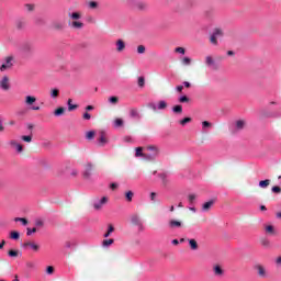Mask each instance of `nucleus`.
<instances>
[{
  "label": "nucleus",
  "mask_w": 281,
  "mask_h": 281,
  "mask_svg": "<svg viewBox=\"0 0 281 281\" xmlns=\"http://www.w3.org/2000/svg\"><path fill=\"white\" fill-rule=\"evenodd\" d=\"M68 16L71 20L68 22L69 27L72 30H82V27H85V23L80 21V19H82V14L80 12H69Z\"/></svg>",
  "instance_id": "nucleus-1"
},
{
  "label": "nucleus",
  "mask_w": 281,
  "mask_h": 281,
  "mask_svg": "<svg viewBox=\"0 0 281 281\" xmlns=\"http://www.w3.org/2000/svg\"><path fill=\"white\" fill-rule=\"evenodd\" d=\"M20 49L24 56H32L34 54V44L31 42H24Z\"/></svg>",
  "instance_id": "nucleus-2"
},
{
  "label": "nucleus",
  "mask_w": 281,
  "mask_h": 281,
  "mask_svg": "<svg viewBox=\"0 0 281 281\" xmlns=\"http://www.w3.org/2000/svg\"><path fill=\"white\" fill-rule=\"evenodd\" d=\"M52 30L55 32H63L67 27L65 20H54L50 24Z\"/></svg>",
  "instance_id": "nucleus-3"
},
{
  "label": "nucleus",
  "mask_w": 281,
  "mask_h": 281,
  "mask_svg": "<svg viewBox=\"0 0 281 281\" xmlns=\"http://www.w3.org/2000/svg\"><path fill=\"white\" fill-rule=\"evenodd\" d=\"M223 37V30L215 29L210 37L212 45H218V38Z\"/></svg>",
  "instance_id": "nucleus-4"
},
{
  "label": "nucleus",
  "mask_w": 281,
  "mask_h": 281,
  "mask_svg": "<svg viewBox=\"0 0 281 281\" xmlns=\"http://www.w3.org/2000/svg\"><path fill=\"white\" fill-rule=\"evenodd\" d=\"M12 60H14V56H8L4 58L5 64H2L0 67V71H7V69H12L14 67V64H12Z\"/></svg>",
  "instance_id": "nucleus-5"
},
{
  "label": "nucleus",
  "mask_w": 281,
  "mask_h": 281,
  "mask_svg": "<svg viewBox=\"0 0 281 281\" xmlns=\"http://www.w3.org/2000/svg\"><path fill=\"white\" fill-rule=\"evenodd\" d=\"M10 77L3 76L0 80V89H2V91H10Z\"/></svg>",
  "instance_id": "nucleus-6"
},
{
  "label": "nucleus",
  "mask_w": 281,
  "mask_h": 281,
  "mask_svg": "<svg viewBox=\"0 0 281 281\" xmlns=\"http://www.w3.org/2000/svg\"><path fill=\"white\" fill-rule=\"evenodd\" d=\"M106 203H109V198L103 196L102 199L94 201L93 207L94 210H102V206L106 205Z\"/></svg>",
  "instance_id": "nucleus-7"
},
{
  "label": "nucleus",
  "mask_w": 281,
  "mask_h": 281,
  "mask_svg": "<svg viewBox=\"0 0 281 281\" xmlns=\"http://www.w3.org/2000/svg\"><path fill=\"white\" fill-rule=\"evenodd\" d=\"M22 247L24 249H27L30 247V249H32L33 251H40L41 246L34 241H25L24 244H22Z\"/></svg>",
  "instance_id": "nucleus-8"
},
{
  "label": "nucleus",
  "mask_w": 281,
  "mask_h": 281,
  "mask_svg": "<svg viewBox=\"0 0 281 281\" xmlns=\"http://www.w3.org/2000/svg\"><path fill=\"white\" fill-rule=\"evenodd\" d=\"M93 172V165L88 164L86 170L83 171V179H91V173Z\"/></svg>",
  "instance_id": "nucleus-9"
},
{
  "label": "nucleus",
  "mask_w": 281,
  "mask_h": 281,
  "mask_svg": "<svg viewBox=\"0 0 281 281\" xmlns=\"http://www.w3.org/2000/svg\"><path fill=\"white\" fill-rule=\"evenodd\" d=\"M255 269L257 270L259 278H267V270L262 265H257Z\"/></svg>",
  "instance_id": "nucleus-10"
},
{
  "label": "nucleus",
  "mask_w": 281,
  "mask_h": 281,
  "mask_svg": "<svg viewBox=\"0 0 281 281\" xmlns=\"http://www.w3.org/2000/svg\"><path fill=\"white\" fill-rule=\"evenodd\" d=\"M9 144L15 148L16 153H23V145L19 144L16 140L12 139L9 142Z\"/></svg>",
  "instance_id": "nucleus-11"
},
{
  "label": "nucleus",
  "mask_w": 281,
  "mask_h": 281,
  "mask_svg": "<svg viewBox=\"0 0 281 281\" xmlns=\"http://www.w3.org/2000/svg\"><path fill=\"white\" fill-rule=\"evenodd\" d=\"M246 122L245 120H238L235 122V131H243V128H245L246 126Z\"/></svg>",
  "instance_id": "nucleus-12"
},
{
  "label": "nucleus",
  "mask_w": 281,
  "mask_h": 281,
  "mask_svg": "<svg viewBox=\"0 0 281 281\" xmlns=\"http://www.w3.org/2000/svg\"><path fill=\"white\" fill-rule=\"evenodd\" d=\"M212 205H214V200H211L209 202H205L202 205V212H210V210H212Z\"/></svg>",
  "instance_id": "nucleus-13"
},
{
  "label": "nucleus",
  "mask_w": 281,
  "mask_h": 281,
  "mask_svg": "<svg viewBox=\"0 0 281 281\" xmlns=\"http://www.w3.org/2000/svg\"><path fill=\"white\" fill-rule=\"evenodd\" d=\"M36 102V97L26 95L25 97V105L32 106Z\"/></svg>",
  "instance_id": "nucleus-14"
},
{
  "label": "nucleus",
  "mask_w": 281,
  "mask_h": 281,
  "mask_svg": "<svg viewBox=\"0 0 281 281\" xmlns=\"http://www.w3.org/2000/svg\"><path fill=\"white\" fill-rule=\"evenodd\" d=\"M109 139H106V134L104 132H100V137H99V144L100 146H104L108 144Z\"/></svg>",
  "instance_id": "nucleus-15"
},
{
  "label": "nucleus",
  "mask_w": 281,
  "mask_h": 281,
  "mask_svg": "<svg viewBox=\"0 0 281 281\" xmlns=\"http://www.w3.org/2000/svg\"><path fill=\"white\" fill-rule=\"evenodd\" d=\"M126 49V44L122 40H117L116 42V50L117 52H124Z\"/></svg>",
  "instance_id": "nucleus-16"
},
{
  "label": "nucleus",
  "mask_w": 281,
  "mask_h": 281,
  "mask_svg": "<svg viewBox=\"0 0 281 281\" xmlns=\"http://www.w3.org/2000/svg\"><path fill=\"white\" fill-rule=\"evenodd\" d=\"M189 247L192 249V251H196L199 249V243H196V239H188Z\"/></svg>",
  "instance_id": "nucleus-17"
},
{
  "label": "nucleus",
  "mask_w": 281,
  "mask_h": 281,
  "mask_svg": "<svg viewBox=\"0 0 281 281\" xmlns=\"http://www.w3.org/2000/svg\"><path fill=\"white\" fill-rule=\"evenodd\" d=\"M181 222L180 221H177V220H171L169 221V227L171 229H175V227H181Z\"/></svg>",
  "instance_id": "nucleus-18"
},
{
  "label": "nucleus",
  "mask_w": 281,
  "mask_h": 281,
  "mask_svg": "<svg viewBox=\"0 0 281 281\" xmlns=\"http://www.w3.org/2000/svg\"><path fill=\"white\" fill-rule=\"evenodd\" d=\"M58 95H60L59 89H57V88L50 89V98H53V100H56V98H58Z\"/></svg>",
  "instance_id": "nucleus-19"
},
{
  "label": "nucleus",
  "mask_w": 281,
  "mask_h": 281,
  "mask_svg": "<svg viewBox=\"0 0 281 281\" xmlns=\"http://www.w3.org/2000/svg\"><path fill=\"white\" fill-rule=\"evenodd\" d=\"M54 115H55V117H60V115H65V108H63V106L57 108L54 111Z\"/></svg>",
  "instance_id": "nucleus-20"
},
{
  "label": "nucleus",
  "mask_w": 281,
  "mask_h": 281,
  "mask_svg": "<svg viewBox=\"0 0 281 281\" xmlns=\"http://www.w3.org/2000/svg\"><path fill=\"white\" fill-rule=\"evenodd\" d=\"M269 186H271V180L269 179L259 181V188L265 189V188H269Z\"/></svg>",
  "instance_id": "nucleus-21"
},
{
  "label": "nucleus",
  "mask_w": 281,
  "mask_h": 281,
  "mask_svg": "<svg viewBox=\"0 0 281 281\" xmlns=\"http://www.w3.org/2000/svg\"><path fill=\"white\" fill-rule=\"evenodd\" d=\"M136 8L138 10H140L142 12H144V10H147L148 9V4H146V2H137L136 3Z\"/></svg>",
  "instance_id": "nucleus-22"
},
{
  "label": "nucleus",
  "mask_w": 281,
  "mask_h": 281,
  "mask_svg": "<svg viewBox=\"0 0 281 281\" xmlns=\"http://www.w3.org/2000/svg\"><path fill=\"white\" fill-rule=\"evenodd\" d=\"M10 238L12 240H19V238H21V234L16 231H13V232L10 233Z\"/></svg>",
  "instance_id": "nucleus-23"
},
{
  "label": "nucleus",
  "mask_w": 281,
  "mask_h": 281,
  "mask_svg": "<svg viewBox=\"0 0 281 281\" xmlns=\"http://www.w3.org/2000/svg\"><path fill=\"white\" fill-rule=\"evenodd\" d=\"M133 196H135V193H133V191L125 192V199L128 203H131V201H133Z\"/></svg>",
  "instance_id": "nucleus-24"
},
{
  "label": "nucleus",
  "mask_w": 281,
  "mask_h": 281,
  "mask_svg": "<svg viewBox=\"0 0 281 281\" xmlns=\"http://www.w3.org/2000/svg\"><path fill=\"white\" fill-rule=\"evenodd\" d=\"M113 232H115V227H113V225L110 224L108 232L104 234V238H109L111 234H113Z\"/></svg>",
  "instance_id": "nucleus-25"
},
{
  "label": "nucleus",
  "mask_w": 281,
  "mask_h": 281,
  "mask_svg": "<svg viewBox=\"0 0 281 281\" xmlns=\"http://www.w3.org/2000/svg\"><path fill=\"white\" fill-rule=\"evenodd\" d=\"M144 147H137L135 157H146V154L143 153Z\"/></svg>",
  "instance_id": "nucleus-26"
},
{
  "label": "nucleus",
  "mask_w": 281,
  "mask_h": 281,
  "mask_svg": "<svg viewBox=\"0 0 281 281\" xmlns=\"http://www.w3.org/2000/svg\"><path fill=\"white\" fill-rule=\"evenodd\" d=\"M114 126H115L116 128H120V127L124 126V120H122V119H115V120H114Z\"/></svg>",
  "instance_id": "nucleus-27"
},
{
  "label": "nucleus",
  "mask_w": 281,
  "mask_h": 281,
  "mask_svg": "<svg viewBox=\"0 0 281 281\" xmlns=\"http://www.w3.org/2000/svg\"><path fill=\"white\" fill-rule=\"evenodd\" d=\"M71 102V99H68V111H76V109H78V104H74Z\"/></svg>",
  "instance_id": "nucleus-28"
},
{
  "label": "nucleus",
  "mask_w": 281,
  "mask_h": 281,
  "mask_svg": "<svg viewBox=\"0 0 281 281\" xmlns=\"http://www.w3.org/2000/svg\"><path fill=\"white\" fill-rule=\"evenodd\" d=\"M164 109H168V103L166 101L158 102V110L164 111Z\"/></svg>",
  "instance_id": "nucleus-29"
},
{
  "label": "nucleus",
  "mask_w": 281,
  "mask_h": 281,
  "mask_svg": "<svg viewBox=\"0 0 281 281\" xmlns=\"http://www.w3.org/2000/svg\"><path fill=\"white\" fill-rule=\"evenodd\" d=\"M8 256L10 258H19V250L11 249V250L8 251Z\"/></svg>",
  "instance_id": "nucleus-30"
},
{
  "label": "nucleus",
  "mask_w": 281,
  "mask_h": 281,
  "mask_svg": "<svg viewBox=\"0 0 281 281\" xmlns=\"http://www.w3.org/2000/svg\"><path fill=\"white\" fill-rule=\"evenodd\" d=\"M213 271L216 276H223V268H221V266H215Z\"/></svg>",
  "instance_id": "nucleus-31"
},
{
  "label": "nucleus",
  "mask_w": 281,
  "mask_h": 281,
  "mask_svg": "<svg viewBox=\"0 0 281 281\" xmlns=\"http://www.w3.org/2000/svg\"><path fill=\"white\" fill-rule=\"evenodd\" d=\"M205 63H206L207 67H212V66H214V58H212V56H206Z\"/></svg>",
  "instance_id": "nucleus-32"
},
{
  "label": "nucleus",
  "mask_w": 281,
  "mask_h": 281,
  "mask_svg": "<svg viewBox=\"0 0 281 281\" xmlns=\"http://www.w3.org/2000/svg\"><path fill=\"white\" fill-rule=\"evenodd\" d=\"M266 232L267 234L276 235V228L273 227V225L266 226Z\"/></svg>",
  "instance_id": "nucleus-33"
},
{
  "label": "nucleus",
  "mask_w": 281,
  "mask_h": 281,
  "mask_svg": "<svg viewBox=\"0 0 281 281\" xmlns=\"http://www.w3.org/2000/svg\"><path fill=\"white\" fill-rule=\"evenodd\" d=\"M15 223H22V225H27V218L25 217H15Z\"/></svg>",
  "instance_id": "nucleus-34"
},
{
  "label": "nucleus",
  "mask_w": 281,
  "mask_h": 281,
  "mask_svg": "<svg viewBox=\"0 0 281 281\" xmlns=\"http://www.w3.org/2000/svg\"><path fill=\"white\" fill-rule=\"evenodd\" d=\"M173 113H183V106L182 105H175L172 108Z\"/></svg>",
  "instance_id": "nucleus-35"
},
{
  "label": "nucleus",
  "mask_w": 281,
  "mask_h": 281,
  "mask_svg": "<svg viewBox=\"0 0 281 281\" xmlns=\"http://www.w3.org/2000/svg\"><path fill=\"white\" fill-rule=\"evenodd\" d=\"M188 201H189L190 205H192L194 203V201H196V194H194V193L189 194Z\"/></svg>",
  "instance_id": "nucleus-36"
},
{
  "label": "nucleus",
  "mask_w": 281,
  "mask_h": 281,
  "mask_svg": "<svg viewBox=\"0 0 281 281\" xmlns=\"http://www.w3.org/2000/svg\"><path fill=\"white\" fill-rule=\"evenodd\" d=\"M192 122V117H184L180 121L181 126H186V124H190Z\"/></svg>",
  "instance_id": "nucleus-37"
},
{
  "label": "nucleus",
  "mask_w": 281,
  "mask_h": 281,
  "mask_svg": "<svg viewBox=\"0 0 281 281\" xmlns=\"http://www.w3.org/2000/svg\"><path fill=\"white\" fill-rule=\"evenodd\" d=\"M130 115L131 117H139V112L137 111V109H132L130 111Z\"/></svg>",
  "instance_id": "nucleus-38"
},
{
  "label": "nucleus",
  "mask_w": 281,
  "mask_h": 281,
  "mask_svg": "<svg viewBox=\"0 0 281 281\" xmlns=\"http://www.w3.org/2000/svg\"><path fill=\"white\" fill-rule=\"evenodd\" d=\"M109 102H110V104H117V102H120V98H117V97H110L109 98Z\"/></svg>",
  "instance_id": "nucleus-39"
},
{
  "label": "nucleus",
  "mask_w": 281,
  "mask_h": 281,
  "mask_svg": "<svg viewBox=\"0 0 281 281\" xmlns=\"http://www.w3.org/2000/svg\"><path fill=\"white\" fill-rule=\"evenodd\" d=\"M262 247H270L271 246V241H269V239L262 238L260 240Z\"/></svg>",
  "instance_id": "nucleus-40"
},
{
  "label": "nucleus",
  "mask_w": 281,
  "mask_h": 281,
  "mask_svg": "<svg viewBox=\"0 0 281 281\" xmlns=\"http://www.w3.org/2000/svg\"><path fill=\"white\" fill-rule=\"evenodd\" d=\"M137 54H146V46L138 45L137 46Z\"/></svg>",
  "instance_id": "nucleus-41"
},
{
  "label": "nucleus",
  "mask_w": 281,
  "mask_h": 281,
  "mask_svg": "<svg viewBox=\"0 0 281 281\" xmlns=\"http://www.w3.org/2000/svg\"><path fill=\"white\" fill-rule=\"evenodd\" d=\"M151 203H157V192H151L149 194Z\"/></svg>",
  "instance_id": "nucleus-42"
},
{
  "label": "nucleus",
  "mask_w": 281,
  "mask_h": 281,
  "mask_svg": "<svg viewBox=\"0 0 281 281\" xmlns=\"http://www.w3.org/2000/svg\"><path fill=\"white\" fill-rule=\"evenodd\" d=\"M132 223H133V225H139V216L133 215L132 216Z\"/></svg>",
  "instance_id": "nucleus-43"
},
{
  "label": "nucleus",
  "mask_w": 281,
  "mask_h": 281,
  "mask_svg": "<svg viewBox=\"0 0 281 281\" xmlns=\"http://www.w3.org/2000/svg\"><path fill=\"white\" fill-rule=\"evenodd\" d=\"M86 137L87 139H93V137H95V132L93 131L87 132Z\"/></svg>",
  "instance_id": "nucleus-44"
},
{
  "label": "nucleus",
  "mask_w": 281,
  "mask_h": 281,
  "mask_svg": "<svg viewBox=\"0 0 281 281\" xmlns=\"http://www.w3.org/2000/svg\"><path fill=\"white\" fill-rule=\"evenodd\" d=\"M114 240L113 239H104L103 240V247H109L113 245Z\"/></svg>",
  "instance_id": "nucleus-45"
},
{
  "label": "nucleus",
  "mask_w": 281,
  "mask_h": 281,
  "mask_svg": "<svg viewBox=\"0 0 281 281\" xmlns=\"http://www.w3.org/2000/svg\"><path fill=\"white\" fill-rule=\"evenodd\" d=\"M147 148L148 150H151L153 153H155V155H159V148L157 146H149Z\"/></svg>",
  "instance_id": "nucleus-46"
},
{
  "label": "nucleus",
  "mask_w": 281,
  "mask_h": 281,
  "mask_svg": "<svg viewBox=\"0 0 281 281\" xmlns=\"http://www.w3.org/2000/svg\"><path fill=\"white\" fill-rule=\"evenodd\" d=\"M21 139L23 142H26L27 144H30L32 142V135H29V136H21Z\"/></svg>",
  "instance_id": "nucleus-47"
},
{
  "label": "nucleus",
  "mask_w": 281,
  "mask_h": 281,
  "mask_svg": "<svg viewBox=\"0 0 281 281\" xmlns=\"http://www.w3.org/2000/svg\"><path fill=\"white\" fill-rule=\"evenodd\" d=\"M88 5H89V8H90L91 10H95V9L98 8V2H95V1H90Z\"/></svg>",
  "instance_id": "nucleus-48"
},
{
  "label": "nucleus",
  "mask_w": 281,
  "mask_h": 281,
  "mask_svg": "<svg viewBox=\"0 0 281 281\" xmlns=\"http://www.w3.org/2000/svg\"><path fill=\"white\" fill-rule=\"evenodd\" d=\"M146 85V79L144 77H138V87H144Z\"/></svg>",
  "instance_id": "nucleus-49"
},
{
  "label": "nucleus",
  "mask_w": 281,
  "mask_h": 281,
  "mask_svg": "<svg viewBox=\"0 0 281 281\" xmlns=\"http://www.w3.org/2000/svg\"><path fill=\"white\" fill-rule=\"evenodd\" d=\"M179 102L181 103L190 102V98H188L187 95H182L179 98Z\"/></svg>",
  "instance_id": "nucleus-50"
},
{
  "label": "nucleus",
  "mask_w": 281,
  "mask_h": 281,
  "mask_svg": "<svg viewBox=\"0 0 281 281\" xmlns=\"http://www.w3.org/2000/svg\"><path fill=\"white\" fill-rule=\"evenodd\" d=\"M46 273H47L48 276L54 274V266H48V267L46 268Z\"/></svg>",
  "instance_id": "nucleus-51"
},
{
  "label": "nucleus",
  "mask_w": 281,
  "mask_h": 281,
  "mask_svg": "<svg viewBox=\"0 0 281 281\" xmlns=\"http://www.w3.org/2000/svg\"><path fill=\"white\" fill-rule=\"evenodd\" d=\"M16 27H18V30H23V27H25V22H23V21H18V22H16Z\"/></svg>",
  "instance_id": "nucleus-52"
},
{
  "label": "nucleus",
  "mask_w": 281,
  "mask_h": 281,
  "mask_svg": "<svg viewBox=\"0 0 281 281\" xmlns=\"http://www.w3.org/2000/svg\"><path fill=\"white\" fill-rule=\"evenodd\" d=\"M32 234H36V227H34V228H27V229H26V235H27V236H32Z\"/></svg>",
  "instance_id": "nucleus-53"
},
{
  "label": "nucleus",
  "mask_w": 281,
  "mask_h": 281,
  "mask_svg": "<svg viewBox=\"0 0 281 281\" xmlns=\"http://www.w3.org/2000/svg\"><path fill=\"white\" fill-rule=\"evenodd\" d=\"M202 127L203 128H212V123L204 121V122H202Z\"/></svg>",
  "instance_id": "nucleus-54"
},
{
  "label": "nucleus",
  "mask_w": 281,
  "mask_h": 281,
  "mask_svg": "<svg viewBox=\"0 0 281 281\" xmlns=\"http://www.w3.org/2000/svg\"><path fill=\"white\" fill-rule=\"evenodd\" d=\"M175 52H176V54H186V48H183V47H177L176 49H175Z\"/></svg>",
  "instance_id": "nucleus-55"
},
{
  "label": "nucleus",
  "mask_w": 281,
  "mask_h": 281,
  "mask_svg": "<svg viewBox=\"0 0 281 281\" xmlns=\"http://www.w3.org/2000/svg\"><path fill=\"white\" fill-rule=\"evenodd\" d=\"M272 192H273L274 194H280L281 188H280L279 186L272 187Z\"/></svg>",
  "instance_id": "nucleus-56"
},
{
  "label": "nucleus",
  "mask_w": 281,
  "mask_h": 281,
  "mask_svg": "<svg viewBox=\"0 0 281 281\" xmlns=\"http://www.w3.org/2000/svg\"><path fill=\"white\" fill-rule=\"evenodd\" d=\"M192 63V59L190 58V57H184L183 59H182V64L183 65H190Z\"/></svg>",
  "instance_id": "nucleus-57"
},
{
  "label": "nucleus",
  "mask_w": 281,
  "mask_h": 281,
  "mask_svg": "<svg viewBox=\"0 0 281 281\" xmlns=\"http://www.w3.org/2000/svg\"><path fill=\"white\" fill-rule=\"evenodd\" d=\"M83 120H91V114H89V112H85Z\"/></svg>",
  "instance_id": "nucleus-58"
},
{
  "label": "nucleus",
  "mask_w": 281,
  "mask_h": 281,
  "mask_svg": "<svg viewBox=\"0 0 281 281\" xmlns=\"http://www.w3.org/2000/svg\"><path fill=\"white\" fill-rule=\"evenodd\" d=\"M110 188H111V190H117L119 184L113 182V183H111Z\"/></svg>",
  "instance_id": "nucleus-59"
},
{
  "label": "nucleus",
  "mask_w": 281,
  "mask_h": 281,
  "mask_svg": "<svg viewBox=\"0 0 281 281\" xmlns=\"http://www.w3.org/2000/svg\"><path fill=\"white\" fill-rule=\"evenodd\" d=\"M35 225L37 227H43L44 223H43V221L38 220V221L35 222Z\"/></svg>",
  "instance_id": "nucleus-60"
},
{
  "label": "nucleus",
  "mask_w": 281,
  "mask_h": 281,
  "mask_svg": "<svg viewBox=\"0 0 281 281\" xmlns=\"http://www.w3.org/2000/svg\"><path fill=\"white\" fill-rule=\"evenodd\" d=\"M26 267L29 269H34V262H32V261L26 262Z\"/></svg>",
  "instance_id": "nucleus-61"
},
{
  "label": "nucleus",
  "mask_w": 281,
  "mask_h": 281,
  "mask_svg": "<svg viewBox=\"0 0 281 281\" xmlns=\"http://www.w3.org/2000/svg\"><path fill=\"white\" fill-rule=\"evenodd\" d=\"M26 10H27L29 12H32V10H34V5H32V4H26Z\"/></svg>",
  "instance_id": "nucleus-62"
},
{
  "label": "nucleus",
  "mask_w": 281,
  "mask_h": 281,
  "mask_svg": "<svg viewBox=\"0 0 281 281\" xmlns=\"http://www.w3.org/2000/svg\"><path fill=\"white\" fill-rule=\"evenodd\" d=\"M176 90L178 93H181L183 91V86H177Z\"/></svg>",
  "instance_id": "nucleus-63"
},
{
  "label": "nucleus",
  "mask_w": 281,
  "mask_h": 281,
  "mask_svg": "<svg viewBox=\"0 0 281 281\" xmlns=\"http://www.w3.org/2000/svg\"><path fill=\"white\" fill-rule=\"evenodd\" d=\"M276 262H277V265H281V257H278Z\"/></svg>",
  "instance_id": "nucleus-64"
}]
</instances>
